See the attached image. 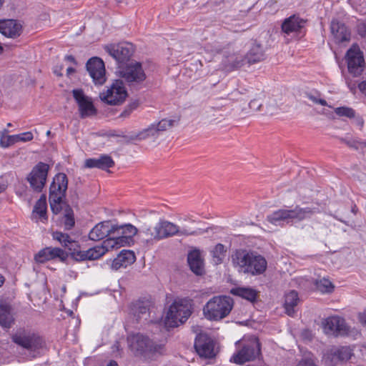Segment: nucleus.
I'll return each instance as SVG.
<instances>
[{
	"mask_svg": "<svg viewBox=\"0 0 366 366\" xmlns=\"http://www.w3.org/2000/svg\"><path fill=\"white\" fill-rule=\"evenodd\" d=\"M240 346L241 347L231 357V362L237 365H243L247 362L262 358L261 343L256 336L250 335L244 337L242 340Z\"/></svg>",
	"mask_w": 366,
	"mask_h": 366,
	"instance_id": "5",
	"label": "nucleus"
},
{
	"mask_svg": "<svg viewBox=\"0 0 366 366\" xmlns=\"http://www.w3.org/2000/svg\"><path fill=\"white\" fill-rule=\"evenodd\" d=\"M68 188V178L64 173L56 174L49 187V200L52 212L55 214L60 213L66 205L64 202Z\"/></svg>",
	"mask_w": 366,
	"mask_h": 366,
	"instance_id": "6",
	"label": "nucleus"
},
{
	"mask_svg": "<svg viewBox=\"0 0 366 366\" xmlns=\"http://www.w3.org/2000/svg\"><path fill=\"white\" fill-rule=\"evenodd\" d=\"M247 63V56L240 54H232L227 58V66L230 69H238Z\"/></svg>",
	"mask_w": 366,
	"mask_h": 366,
	"instance_id": "34",
	"label": "nucleus"
},
{
	"mask_svg": "<svg viewBox=\"0 0 366 366\" xmlns=\"http://www.w3.org/2000/svg\"><path fill=\"white\" fill-rule=\"evenodd\" d=\"M160 224L164 239H167L177 234L191 235L194 234V232L189 231L186 229H180L178 225L167 220L161 219Z\"/></svg>",
	"mask_w": 366,
	"mask_h": 366,
	"instance_id": "22",
	"label": "nucleus"
},
{
	"mask_svg": "<svg viewBox=\"0 0 366 366\" xmlns=\"http://www.w3.org/2000/svg\"><path fill=\"white\" fill-rule=\"evenodd\" d=\"M46 201L44 195H42L39 199L36 202L34 209L33 213H36L39 216V219L44 222L47 220L46 215Z\"/></svg>",
	"mask_w": 366,
	"mask_h": 366,
	"instance_id": "36",
	"label": "nucleus"
},
{
	"mask_svg": "<svg viewBox=\"0 0 366 366\" xmlns=\"http://www.w3.org/2000/svg\"><path fill=\"white\" fill-rule=\"evenodd\" d=\"M52 237L69 251L72 250V247L74 246H76V247L79 248L77 242L72 240L71 237L66 233L56 231L52 233Z\"/></svg>",
	"mask_w": 366,
	"mask_h": 366,
	"instance_id": "33",
	"label": "nucleus"
},
{
	"mask_svg": "<svg viewBox=\"0 0 366 366\" xmlns=\"http://www.w3.org/2000/svg\"><path fill=\"white\" fill-rule=\"evenodd\" d=\"M22 31V26L17 20H0V33L4 36L15 39L19 36Z\"/></svg>",
	"mask_w": 366,
	"mask_h": 366,
	"instance_id": "18",
	"label": "nucleus"
},
{
	"mask_svg": "<svg viewBox=\"0 0 366 366\" xmlns=\"http://www.w3.org/2000/svg\"><path fill=\"white\" fill-rule=\"evenodd\" d=\"M231 293L254 303L257 300L259 292L249 287H238L233 288Z\"/></svg>",
	"mask_w": 366,
	"mask_h": 366,
	"instance_id": "29",
	"label": "nucleus"
},
{
	"mask_svg": "<svg viewBox=\"0 0 366 366\" xmlns=\"http://www.w3.org/2000/svg\"><path fill=\"white\" fill-rule=\"evenodd\" d=\"M14 320L11 306L0 303V325L4 328H10Z\"/></svg>",
	"mask_w": 366,
	"mask_h": 366,
	"instance_id": "32",
	"label": "nucleus"
},
{
	"mask_svg": "<svg viewBox=\"0 0 366 366\" xmlns=\"http://www.w3.org/2000/svg\"><path fill=\"white\" fill-rule=\"evenodd\" d=\"M75 71V69L72 67H69L66 69L67 75H70L71 74L74 73Z\"/></svg>",
	"mask_w": 366,
	"mask_h": 366,
	"instance_id": "62",
	"label": "nucleus"
},
{
	"mask_svg": "<svg viewBox=\"0 0 366 366\" xmlns=\"http://www.w3.org/2000/svg\"><path fill=\"white\" fill-rule=\"evenodd\" d=\"M139 106V102L138 100H134L130 102L127 107L132 110L134 111Z\"/></svg>",
	"mask_w": 366,
	"mask_h": 366,
	"instance_id": "58",
	"label": "nucleus"
},
{
	"mask_svg": "<svg viewBox=\"0 0 366 366\" xmlns=\"http://www.w3.org/2000/svg\"><path fill=\"white\" fill-rule=\"evenodd\" d=\"M358 317L361 324L366 327V310L362 313H360Z\"/></svg>",
	"mask_w": 366,
	"mask_h": 366,
	"instance_id": "57",
	"label": "nucleus"
},
{
	"mask_svg": "<svg viewBox=\"0 0 366 366\" xmlns=\"http://www.w3.org/2000/svg\"><path fill=\"white\" fill-rule=\"evenodd\" d=\"M122 234L127 238V242L129 239L133 237L137 233V229L136 227L131 224H122Z\"/></svg>",
	"mask_w": 366,
	"mask_h": 366,
	"instance_id": "44",
	"label": "nucleus"
},
{
	"mask_svg": "<svg viewBox=\"0 0 366 366\" xmlns=\"http://www.w3.org/2000/svg\"><path fill=\"white\" fill-rule=\"evenodd\" d=\"M316 285L317 289L323 293H330L333 291L335 287L333 284L325 278L317 281Z\"/></svg>",
	"mask_w": 366,
	"mask_h": 366,
	"instance_id": "42",
	"label": "nucleus"
},
{
	"mask_svg": "<svg viewBox=\"0 0 366 366\" xmlns=\"http://www.w3.org/2000/svg\"><path fill=\"white\" fill-rule=\"evenodd\" d=\"M194 347L202 357L212 358L215 356L213 342L205 336H199L196 338Z\"/></svg>",
	"mask_w": 366,
	"mask_h": 366,
	"instance_id": "19",
	"label": "nucleus"
},
{
	"mask_svg": "<svg viewBox=\"0 0 366 366\" xmlns=\"http://www.w3.org/2000/svg\"><path fill=\"white\" fill-rule=\"evenodd\" d=\"M149 311V303L148 302H139L134 305L133 312L137 319L144 318Z\"/></svg>",
	"mask_w": 366,
	"mask_h": 366,
	"instance_id": "39",
	"label": "nucleus"
},
{
	"mask_svg": "<svg viewBox=\"0 0 366 366\" xmlns=\"http://www.w3.org/2000/svg\"><path fill=\"white\" fill-rule=\"evenodd\" d=\"M62 217L59 220V226L65 230H71L75 226V219L73 209L69 205H64Z\"/></svg>",
	"mask_w": 366,
	"mask_h": 366,
	"instance_id": "31",
	"label": "nucleus"
},
{
	"mask_svg": "<svg viewBox=\"0 0 366 366\" xmlns=\"http://www.w3.org/2000/svg\"><path fill=\"white\" fill-rule=\"evenodd\" d=\"M246 56L249 64L261 61L265 59L264 49L260 43L254 41Z\"/></svg>",
	"mask_w": 366,
	"mask_h": 366,
	"instance_id": "28",
	"label": "nucleus"
},
{
	"mask_svg": "<svg viewBox=\"0 0 366 366\" xmlns=\"http://www.w3.org/2000/svg\"><path fill=\"white\" fill-rule=\"evenodd\" d=\"M7 187V185L4 183L0 182V194L3 192Z\"/></svg>",
	"mask_w": 366,
	"mask_h": 366,
	"instance_id": "61",
	"label": "nucleus"
},
{
	"mask_svg": "<svg viewBox=\"0 0 366 366\" xmlns=\"http://www.w3.org/2000/svg\"><path fill=\"white\" fill-rule=\"evenodd\" d=\"M68 257V254L59 247H47L40 251L34 256V259L37 263H44L47 261L59 258L62 262H64Z\"/></svg>",
	"mask_w": 366,
	"mask_h": 366,
	"instance_id": "15",
	"label": "nucleus"
},
{
	"mask_svg": "<svg viewBox=\"0 0 366 366\" xmlns=\"http://www.w3.org/2000/svg\"><path fill=\"white\" fill-rule=\"evenodd\" d=\"M324 330L328 334L335 336H343L347 335L349 327L345 320L338 316L329 317L323 322Z\"/></svg>",
	"mask_w": 366,
	"mask_h": 366,
	"instance_id": "13",
	"label": "nucleus"
},
{
	"mask_svg": "<svg viewBox=\"0 0 366 366\" xmlns=\"http://www.w3.org/2000/svg\"><path fill=\"white\" fill-rule=\"evenodd\" d=\"M63 69L62 66H60L59 68H58V66H56L54 69V73L57 75V76H62V74L61 73V70Z\"/></svg>",
	"mask_w": 366,
	"mask_h": 366,
	"instance_id": "59",
	"label": "nucleus"
},
{
	"mask_svg": "<svg viewBox=\"0 0 366 366\" xmlns=\"http://www.w3.org/2000/svg\"><path fill=\"white\" fill-rule=\"evenodd\" d=\"M330 30L336 43L350 41V32L345 24L337 20H332L330 24Z\"/></svg>",
	"mask_w": 366,
	"mask_h": 366,
	"instance_id": "21",
	"label": "nucleus"
},
{
	"mask_svg": "<svg viewBox=\"0 0 366 366\" xmlns=\"http://www.w3.org/2000/svg\"><path fill=\"white\" fill-rule=\"evenodd\" d=\"M104 49L117 61L119 66H124L128 64L127 61H129L134 52V45L129 42L107 45Z\"/></svg>",
	"mask_w": 366,
	"mask_h": 366,
	"instance_id": "10",
	"label": "nucleus"
},
{
	"mask_svg": "<svg viewBox=\"0 0 366 366\" xmlns=\"http://www.w3.org/2000/svg\"><path fill=\"white\" fill-rule=\"evenodd\" d=\"M127 97V92L122 80L117 79L106 92L99 94L100 99L110 105L122 104Z\"/></svg>",
	"mask_w": 366,
	"mask_h": 366,
	"instance_id": "9",
	"label": "nucleus"
},
{
	"mask_svg": "<svg viewBox=\"0 0 366 366\" xmlns=\"http://www.w3.org/2000/svg\"><path fill=\"white\" fill-rule=\"evenodd\" d=\"M319 212L320 209L317 207H301L297 205L292 209H282L274 211L267 217V220L272 224L281 225L282 222L288 224L293 220L302 221Z\"/></svg>",
	"mask_w": 366,
	"mask_h": 366,
	"instance_id": "3",
	"label": "nucleus"
},
{
	"mask_svg": "<svg viewBox=\"0 0 366 366\" xmlns=\"http://www.w3.org/2000/svg\"><path fill=\"white\" fill-rule=\"evenodd\" d=\"M127 342L129 348L136 355L147 352L151 347L149 339L139 333L129 335Z\"/></svg>",
	"mask_w": 366,
	"mask_h": 366,
	"instance_id": "17",
	"label": "nucleus"
},
{
	"mask_svg": "<svg viewBox=\"0 0 366 366\" xmlns=\"http://www.w3.org/2000/svg\"><path fill=\"white\" fill-rule=\"evenodd\" d=\"M122 226L119 224H113L110 222V229H109V234L112 238H117V242H119V245L124 246L127 244V239L124 236V234H122Z\"/></svg>",
	"mask_w": 366,
	"mask_h": 366,
	"instance_id": "37",
	"label": "nucleus"
},
{
	"mask_svg": "<svg viewBox=\"0 0 366 366\" xmlns=\"http://www.w3.org/2000/svg\"><path fill=\"white\" fill-rule=\"evenodd\" d=\"M119 73L132 88L138 87L147 78L142 64L137 61H131L124 66H119Z\"/></svg>",
	"mask_w": 366,
	"mask_h": 366,
	"instance_id": "8",
	"label": "nucleus"
},
{
	"mask_svg": "<svg viewBox=\"0 0 366 366\" xmlns=\"http://www.w3.org/2000/svg\"><path fill=\"white\" fill-rule=\"evenodd\" d=\"M357 33L361 37L366 38V24L365 23H360L357 25Z\"/></svg>",
	"mask_w": 366,
	"mask_h": 366,
	"instance_id": "53",
	"label": "nucleus"
},
{
	"mask_svg": "<svg viewBox=\"0 0 366 366\" xmlns=\"http://www.w3.org/2000/svg\"><path fill=\"white\" fill-rule=\"evenodd\" d=\"M107 366H118V364L117 363L116 361L112 360L110 361Z\"/></svg>",
	"mask_w": 366,
	"mask_h": 366,
	"instance_id": "63",
	"label": "nucleus"
},
{
	"mask_svg": "<svg viewBox=\"0 0 366 366\" xmlns=\"http://www.w3.org/2000/svg\"><path fill=\"white\" fill-rule=\"evenodd\" d=\"M141 234L149 245L153 244L155 242L164 239L160 221L155 224L154 228L149 227L142 230Z\"/></svg>",
	"mask_w": 366,
	"mask_h": 366,
	"instance_id": "27",
	"label": "nucleus"
},
{
	"mask_svg": "<svg viewBox=\"0 0 366 366\" xmlns=\"http://www.w3.org/2000/svg\"><path fill=\"white\" fill-rule=\"evenodd\" d=\"M297 366H317L312 357H305L300 360Z\"/></svg>",
	"mask_w": 366,
	"mask_h": 366,
	"instance_id": "51",
	"label": "nucleus"
},
{
	"mask_svg": "<svg viewBox=\"0 0 366 366\" xmlns=\"http://www.w3.org/2000/svg\"><path fill=\"white\" fill-rule=\"evenodd\" d=\"M86 67L95 84L101 85L105 82V66L102 59L99 57L89 59L86 62Z\"/></svg>",
	"mask_w": 366,
	"mask_h": 366,
	"instance_id": "12",
	"label": "nucleus"
},
{
	"mask_svg": "<svg viewBox=\"0 0 366 366\" xmlns=\"http://www.w3.org/2000/svg\"><path fill=\"white\" fill-rule=\"evenodd\" d=\"M346 80V83L347 84V86L349 87V89H350V91L353 93H355L356 92V83L355 82H353L351 79H350L349 78H346L345 79Z\"/></svg>",
	"mask_w": 366,
	"mask_h": 366,
	"instance_id": "54",
	"label": "nucleus"
},
{
	"mask_svg": "<svg viewBox=\"0 0 366 366\" xmlns=\"http://www.w3.org/2000/svg\"><path fill=\"white\" fill-rule=\"evenodd\" d=\"M115 239H117V238H112L110 236H108L107 238L103 241L100 246L104 248L105 253L111 249L121 247L119 245V242Z\"/></svg>",
	"mask_w": 366,
	"mask_h": 366,
	"instance_id": "45",
	"label": "nucleus"
},
{
	"mask_svg": "<svg viewBox=\"0 0 366 366\" xmlns=\"http://www.w3.org/2000/svg\"><path fill=\"white\" fill-rule=\"evenodd\" d=\"M89 260H94L101 257L105 254L104 248L101 246H96L86 250Z\"/></svg>",
	"mask_w": 366,
	"mask_h": 366,
	"instance_id": "43",
	"label": "nucleus"
},
{
	"mask_svg": "<svg viewBox=\"0 0 366 366\" xmlns=\"http://www.w3.org/2000/svg\"><path fill=\"white\" fill-rule=\"evenodd\" d=\"M225 247L221 243L216 244L211 250L212 261L215 264H221L225 257Z\"/></svg>",
	"mask_w": 366,
	"mask_h": 366,
	"instance_id": "38",
	"label": "nucleus"
},
{
	"mask_svg": "<svg viewBox=\"0 0 366 366\" xmlns=\"http://www.w3.org/2000/svg\"><path fill=\"white\" fill-rule=\"evenodd\" d=\"M335 113L340 117H346L352 119L355 117V112L353 109L347 107H340L335 109Z\"/></svg>",
	"mask_w": 366,
	"mask_h": 366,
	"instance_id": "46",
	"label": "nucleus"
},
{
	"mask_svg": "<svg viewBox=\"0 0 366 366\" xmlns=\"http://www.w3.org/2000/svg\"><path fill=\"white\" fill-rule=\"evenodd\" d=\"M179 118H178L177 119H162L157 124H155V128L157 134H159L160 132H164L168 129L172 128L175 124H177L179 122Z\"/></svg>",
	"mask_w": 366,
	"mask_h": 366,
	"instance_id": "41",
	"label": "nucleus"
},
{
	"mask_svg": "<svg viewBox=\"0 0 366 366\" xmlns=\"http://www.w3.org/2000/svg\"><path fill=\"white\" fill-rule=\"evenodd\" d=\"M262 102L259 99H253L249 102L250 109L254 111H260L262 107Z\"/></svg>",
	"mask_w": 366,
	"mask_h": 366,
	"instance_id": "52",
	"label": "nucleus"
},
{
	"mask_svg": "<svg viewBox=\"0 0 366 366\" xmlns=\"http://www.w3.org/2000/svg\"><path fill=\"white\" fill-rule=\"evenodd\" d=\"M14 142H16L15 139H11L9 140V137L7 138L6 142L4 140H3V139H1V141H0L1 146L4 147H7L10 144H14Z\"/></svg>",
	"mask_w": 366,
	"mask_h": 366,
	"instance_id": "55",
	"label": "nucleus"
},
{
	"mask_svg": "<svg viewBox=\"0 0 366 366\" xmlns=\"http://www.w3.org/2000/svg\"><path fill=\"white\" fill-rule=\"evenodd\" d=\"M110 221H104L97 224L89 234V239L99 241L109 234Z\"/></svg>",
	"mask_w": 366,
	"mask_h": 366,
	"instance_id": "25",
	"label": "nucleus"
},
{
	"mask_svg": "<svg viewBox=\"0 0 366 366\" xmlns=\"http://www.w3.org/2000/svg\"><path fill=\"white\" fill-rule=\"evenodd\" d=\"M49 166L44 162H39L31 170L27 177L30 187L34 191L41 192L46 184Z\"/></svg>",
	"mask_w": 366,
	"mask_h": 366,
	"instance_id": "11",
	"label": "nucleus"
},
{
	"mask_svg": "<svg viewBox=\"0 0 366 366\" xmlns=\"http://www.w3.org/2000/svg\"><path fill=\"white\" fill-rule=\"evenodd\" d=\"M11 139H15L16 142H28L33 139V134L31 132H26L17 135L9 136V140Z\"/></svg>",
	"mask_w": 366,
	"mask_h": 366,
	"instance_id": "49",
	"label": "nucleus"
},
{
	"mask_svg": "<svg viewBox=\"0 0 366 366\" xmlns=\"http://www.w3.org/2000/svg\"><path fill=\"white\" fill-rule=\"evenodd\" d=\"M76 246L72 247V250L71 251V257L76 260V261H84L87 260V253L86 251H80L77 250L75 247Z\"/></svg>",
	"mask_w": 366,
	"mask_h": 366,
	"instance_id": "48",
	"label": "nucleus"
},
{
	"mask_svg": "<svg viewBox=\"0 0 366 366\" xmlns=\"http://www.w3.org/2000/svg\"><path fill=\"white\" fill-rule=\"evenodd\" d=\"M231 259L233 266L239 272L252 275L262 274L267 267L264 257L246 249H237L232 254Z\"/></svg>",
	"mask_w": 366,
	"mask_h": 366,
	"instance_id": "1",
	"label": "nucleus"
},
{
	"mask_svg": "<svg viewBox=\"0 0 366 366\" xmlns=\"http://www.w3.org/2000/svg\"><path fill=\"white\" fill-rule=\"evenodd\" d=\"M158 134L155 128V124H151L149 127L143 129L137 134L132 135L130 140H144L149 137H157Z\"/></svg>",
	"mask_w": 366,
	"mask_h": 366,
	"instance_id": "35",
	"label": "nucleus"
},
{
	"mask_svg": "<svg viewBox=\"0 0 366 366\" xmlns=\"http://www.w3.org/2000/svg\"><path fill=\"white\" fill-rule=\"evenodd\" d=\"M305 97L312 101L315 104H320L322 106H327V102L320 98V94L317 92H305Z\"/></svg>",
	"mask_w": 366,
	"mask_h": 366,
	"instance_id": "47",
	"label": "nucleus"
},
{
	"mask_svg": "<svg viewBox=\"0 0 366 366\" xmlns=\"http://www.w3.org/2000/svg\"><path fill=\"white\" fill-rule=\"evenodd\" d=\"M65 59H66V60H68V61H71V62L74 63V64H76V60H75L74 57L73 56H71V55H67V56H65Z\"/></svg>",
	"mask_w": 366,
	"mask_h": 366,
	"instance_id": "60",
	"label": "nucleus"
},
{
	"mask_svg": "<svg viewBox=\"0 0 366 366\" xmlns=\"http://www.w3.org/2000/svg\"><path fill=\"white\" fill-rule=\"evenodd\" d=\"M133 111H132L127 106L125 107V109H124V111L120 114L119 115V117H122V118H126V117H128L131 113Z\"/></svg>",
	"mask_w": 366,
	"mask_h": 366,
	"instance_id": "56",
	"label": "nucleus"
},
{
	"mask_svg": "<svg viewBox=\"0 0 366 366\" xmlns=\"http://www.w3.org/2000/svg\"><path fill=\"white\" fill-rule=\"evenodd\" d=\"M306 21L298 15H292L286 18L282 23L281 29L283 33L289 35L291 33L300 31L304 26Z\"/></svg>",
	"mask_w": 366,
	"mask_h": 366,
	"instance_id": "20",
	"label": "nucleus"
},
{
	"mask_svg": "<svg viewBox=\"0 0 366 366\" xmlns=\"http://www.w3.org/2000/svg\"><path fill=\"white\" fill-rule=\"evenodd\" d=\"M234 306L229 296L219 295L211 298L203 307V314L210 321H219L227 317Z\"/></svg>",
	"mask_w": 366,
	"mask_h": 366,
	"instance_id": "4",
	"label": "nucleus"
},
{
	"mask_svg": "<svg viewBox=\"0 0 366 366\" xmlns=\"http://www.w3.org/2000/svg\"><path fill=\"white\" fill-rule=\"evenodd\" d=\"M73 97L79 106V111L81 118H86L96 114V109L90 98L85 96L81 89H74Z\"/></svg>",
	"mask_w": 366,
	"mask_h": 366,
	"instance_id": "14",
	"label": "nucleus"
},
{
	"mask_svg": "<svg viewBox=\"0 0 366 366\" xmlns=\"http://www.w3.org/2000/svg\"><path fill=\"white\" fill-rule=\"evenodd\" d=\"M298 293L295 290H290L285 295L284 307L286 314L292 317L295 312V307L299 302Z\"/></svg>",
	"mask_w": 366,
	"mask_h": 366,
	"instance_id": "30",
	"label": "nucleus"
},
{
	"mask_svg": "<svg viewBox=\"0 0 366 366\" xmlns=\"http://www.w3.org/2000/svg\"><path fill=\"white\" fill-rule=\"evenodd\" d=\"M4 282V277L0 274V287L2 286Z\"/></svg>",
	"mask_w": 366,
	"mask_h": 366,
	"instance_id": "64",
	"label": "nucleus"
},
{
	"mask_svg": "<svg viewBox=\"0 0 366 366\" xmlns=\"http://www.w3.org/2000/svg\"><path fill=\"white\" fill-rule=\"evenodd\" d=\"M85 167L98 168L106 170L114 166V162L112 158L107 154L101 155L99 158H91L86 159L84 162Z\"/></svg>",
	"mask_w": 366,
	"mask_h": 366,
	"instance_id": "23",
	"label": "nucleus"
},
{
	"mask_svg": "<svg viewBox=\"0 0 366 366\" xmlns=\"http://www.w3.org/2000/svg\"><path fill=\"white\" fill-rule=\"evenodd\" d=\"M340 141L342 143L347 144L349 147L353 148L355 149H358L357 144L358 142L354 139H347L342 137L339 138Z\"/></svg>",
	"mask_w": 366,
	"mask_h": 366,
	"instance_id": "50",
	"label": "nucleus"
},
{
	"mask_svg": "<svg viewBox=\"0 0 366 366\" xmlns=\"http://www.w3.org/2000/svg\"><path fill=\"white\" fill-rule=\"evenodd\" d=\"M191 314L189 300H177L169 308L165 317V325L168 327H178L185 322Z\"/></svg>",
	"mask_w": 366,
	"mask_h": 366,
	"instance_id": "7",
	"label": "nucleus"
},
{
	"mask_svg": "<svg viewBox=\"0 0 366 366\" xmlns=\"http://www.w3.org/2000/svg\"><path fill=\"white\" fill-rule=\"evenodd\" d=\"M187 262L191 270L197 275L204 273V263L199 250L190 252L187 257Z\"/></svg>",
	"mask_w": 366,
	"mask_h": 366,
	"instance_id": "26",
	"label": "nucleus"
},
{
	"mask_svg": "<svg viewBox=\"0 0 366 366\" xmlns=\"http://www.w3.org/2000/svg\"><path fill=\"white\" fill-rule=\"evenodd\" d=\"M347 61L348 71L355 77L360 76L365 67V61L360 52L349 49L347 52Z\"/></svg>",
	"mask_w": 366,
	"mask_h": 366,
	"instance_id": "16",
	"label": "nucleus"
},
{
	"mask_svg": "<svg viewBox=\"0 0 366 366\" xmlns=\"http://www.w3.org/2000/svg\"><path fill=\"white\" fill-rule=\"evenodd\" d=\"M12 341L24 349L29 360H33L42 355L46 347L43 337L31 330L19 331L11 337Z\"/></svg>",
	"mask_w": 366,
	"mask_h": 366,
	"instance_id": "2",
	"label": "nucleus"
},
{
	"mask_svg": "<svg viewBox=\"0 0 366 366\" xmlns=\"http://www.w3.org/2000/svg\"><path fill=\"white\" fill-rule=\"evenodd\" d=\"M351 356V350L347 347H342L334 352L332 354V360H337L341 362H345L350 360Z\"/></svg>",
	"mask_w": 366,
	"mask_h": 366,
	"instance_id": "40",
	"label": "nucleus"
},
{
	"mask_svg": "<svg viewBox=\"0 0 366 366\" xmlns=\"http://www.w3.org/2000/svg\"><path fill=\"white\" fill-rule=\"evenodd\" d=\"M135 259L136 257L134 252L123 249L113 260L112 267L116 270L121 267H127L128 265L134 263Z\"/></svg>",
	"mask_w": 366,
	"mask_h": 366,
	"instance_id": "24",
	"label": "nucleus"
}]
</instances>
